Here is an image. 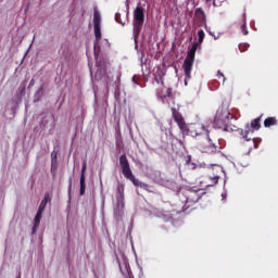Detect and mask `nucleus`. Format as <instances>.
<instances>
[{
  "instance_id": "obj_27",
  "label": "nucleus",
  "mask_w": 278,
  "mask_h": 278,
  "mask_svg": "<svg viewBox=\"0 0 278 278\" xmlns=\"http://www.w3.org/2000/svg\"><path fill=\"white\" fill-rule=\"evenodd\" d=\"M134 84H138V80H136V76L132 77Z\"/></svg>"
},
{
  "instance_id": "obj_14",
  "label": "nucleus",
  "mask_w": 278,
  "mask_h": 278,
  "mask_svg": "<svg viewBox=\"0 0 278 278\" xmlns=\"http://www.w3.org/2000/svg\"><path fill=\"white\" fill-rule=\"evenodd\" d=\"M49 201H51V197L49 195V193H46L43 197V200L41 201L38 211L39 212H45V208L47 207V203H49Z\"/></svg>"
},
{
  "instance_id": "obj_15",
  "label": "nucleus",
  "mask_w": 278,
  "mask_h": 278,
  "mask_svg": "<svg viewBox=\"0 0 278 278\" xmlns=\"http://www.w3.org/2000/svg\"><path fill=\"white\" fill-rule=\"evenodd\" d=\"M277 117H267L264 121V127H273L275 125H277Z\"/></svg>"
},
{
  "instance_id": "obj_9",
  "label": "nucleus",
  "mask_w": 278,
  "mask_h": 278,
  "mask_svg": "<svg viewBox=\"0 0 278 278\" xmlns=\"http://www.w3.org/2000/svg\"><path fill=\"white\" fill-rule=\"evenodd\" d=\"M117 207H121V210L125 208V185H118L117 189Z\"/></svg>"
},
{
  "instance_id": "obj_5",
  "label": "nucleus",
  "mask_w": 278,
  "mask_h": 278,
  "mask_svg": "<svg viewBox=\"0 0 278 278\" xmlns=\"http://www.w3.org/2000/svg\"><path fill=\"white\" fill-rule=\"evenodd\" d=\"M134 38L140 36L142 31V25H144V9L137 7L134 11Z\"/></svg>"
},
{
  "instance_id": "obj_4",
  "label": "nucleus",
  "mask_w": 278,
  "mask_h": 278,
  "mask_svg": "<svg viewBox=\"0 0 278 278\" xmlns=\"http://www.w3.org/2000/svg\"><path fill=\"white\" fill-rule=\"evenodd\" d=\"M200 151L202 153H220V141L214 134H207L204 142L200 144Z\"/></svg>"
},
{
  "instance_id": "obj_22",
  "label": "nucleus",
  "mask_w": 278,
  "mask_h": 278,
  "mask_svg": "<svg viewBox=\"0 0 278 278\" xmlns=\"http://www.w3.org/2000/svg\"><path fill=\"white\" fill-rule=\"evenodd\" d=\"M217 77H218V79H223V84H225V74H223V72H220V71H218L217 72Z\"/></svg>"
},
{
  "instance_id": "obj_2",
  "label": "nucleus",
  "mask_w": 278,
  "mask_h": 278,
  "mask_svg": "<svg viewBox=\"0 0 278 278\" xmlns=\"http://www.w3.org/2000/svg\"><path fill=\"white\" fill-rule=\"evenodd\" d=\"M119 166L122 168V174L124 175L125 179L131 181L134 186L137 188H142L149 192V185L146 182L140 181L136 176H134V172H131V167L129 166V160H127V155L122 154L119 156Z\"/></svg>"
},
{
  "instance_id": "obj_21",
  "label": "nucleus",
  "mask_w": 278,
  "mask_h": 278,
  "mask_svg": "<svg viewBox=\"0 0 278 278\" xmlns=\"http://www.w3.org/2000/svg\"><path fill=\"white\" fill-rule=\"evenodd\" d=\"M249 49V43H239V51L244 53Z\"/></svg>"
},
{
  "instance_id": "obj_31",
  "label": "nucleus",
  "mask_w": 278,
  "mask_h": 278,
  "mask_svg": "<svg viewBox=\"0 0 278 278\" xmlns=\"http://www.w3.org/2000/svg\"><path fill=\"white\" fill-rule=\"evenodd\" d=\"M205 1H212V0H205Z\"/></svg>"
},
{
  "instance_id": "obj_10",
  "label": "nucleus",
  "mask_w": 278,
  "mask_h": 278,
  "mask_svg": "<svg viewBox=\"0 0 278 278\" xmlns=\"http://www.w3.org/2000/svg\"><path fill=\"white\" fill-rule=\"evenodd\" d=\"M194 22L197 23L198 27H202V25H205L206 17H205V11H203V9L201 8L195 9Z\"/></svg>"
},
{
  "instance_id": "obj_29",
  "label": "nucleus",
  "mask_w": 278,
  "mask_h": 278,
  "mask_svg": "<svg viewBox=\"0 0 278 278\" xmlns=\"http://www.w3.org/2000/svg\"><path fill=\"white\" fill-rule=\"evenodd\" d=\"M94 59H96V60L98 59V54H97V51H94Z\"/></svg>"
},
{
  "instance_id": "obj_16",
  "label": "nucleus",
  "mask_w": 278,
  "mask_h": 278,
  "mask_svg": "<svg viewBox=\"0 0 278 278\" xmlns=\"http://www.w3.org/2000/svg\"><path fill=\"white\" fill-rule=\"evenodd\" d=\"M93 26H101V14L97 10L93 12Z\"/></svg>"
},
{
  "instance_id": "obj_6",
  "label": "nucleus",
  "mask_w": 278,
  "mask_h": 278,
  "mask_svg": "<svg viewBox=\"0 0 278 278\" xmlns=\"http://www.w3.org/2000/svg\"><path fill=\"white\" fill-rule=\"evenodd\" d=\"M262 115L252 119L250 125H245V129L242 130L240 129V134L242 136V138H244V140H247V142H249V140H251V138H249L250 134H254L255 131H260V129L262 128Z\"/></svg>"
},
{
  "instance_id": "obj_19",
  "label": "nucleus",
  "mask_w": 278,
  "mask_h": 278,
  "mask_svg": "<svg viewBox=\"0 0 278 278\" xmlns=\"http://www.w3.org/2000/svg\"><path fill=\"white\" fill-rule=\"evenodd\" d=\"M205 39V31L203 29L198 30V42L201 45Z\"/></svg>"
},
{
  "instance_id": "obj_20",
  "label": "nucleus",
  "mask_w": 278,
  "mask_h": 278,
  "mask_svg": "<svg viewBox=\"0 0 278 278\" xmlns=\"http://www.w3.org/2000/svg\"><path fill=\"white\" fill-rule=\"evenodd\" d=\"M116 144L118 146L121 142H123V139L121 138V128L116 129V136H115Z\"/></svg>"
},
{
  "instance_id": "obj_8",
  "label": "nucleus",
  "mask_w": 278,
  "mask_h": 278,
  "mask_svg": "<svg viewBox=\"0 0 278 278\" xmlns=\"http://www.w3.org/2000/svg\"><path fill=\"white\" fill-rule=\"evenodd\" d=\"M182 194L185 197V205L187 206L186 210L191 207V205H194V203H199V200L201 199V193L194 190H186Z\"/></svg>"
},
{
  "instance_id": "obj_13",
  "label": "nucleus",
  "mask_w": 278,
  "mask_h": 278,
  "mask_svg": "<svg viewBox=\"0 0 278 278\" xmlns=\"http://www.w3.org/2000/svg\"><path fill=\"white\" fill-rule=\"evenodd\" d=\"M93 31L96 36L94 49H97V45L101 42V26H93Z\"/></svg>"
},
{
  "instance_id": "obj_30",
  "label": "nucleus",
  "mask_w": 278,
  "mask_h": 278,
  "mask_svg": "<svg viewBox=\"0 0 278 278\" xmlns=\"http://www.w3.org/2000/svg\"><path fill=\"white\" fill-rule=\"evenodd\" d=\"M29 85H30V86H34V79L30 80V84H29Z\"/></svg>"
},
{
  "instance_id": "obj_26",
  "label": "nucleus",
  "mask_w": 278,
  "mask_h": 278,
  "mask_svg": "<svg viewBox=\"0 0 278 278\" xmlns=\"http://www.w3.org/2000/svg\"><path fill=\"white\" fill-rule=\"evenodd\" d=\"M118 13L115 14V21L118 23Z\"/></svg>"
},
{
  "instance_id": "obj_17",
  "label": "nucleus",
  "mask_w": 278,
  "mask_h": 278,
  "mask_svg": "<svg viewBox=\"0 0 278 278\" xmlns=\"http://www.w3.org/2000/svg\"><path fill=\"white\" fill-rule=\"evenodd\" d=\"M241 31L243 36H249V29H247V13H243V24L241 25Z\"/></svg>"
},
{
  "instance_id": "obj_25",
  "label": "nucleus",
  "mask_w": 278,
  "mask_h": 278,
  "mask_svg": "<svg viewBox=\"0 0 278 278\" xmlns=\"http://www.w3.org/2000/svg\"><path fill=\"white\" fill-rule=\"evenodd\" d=\"M36 229H38V226H36V224H34V226H33V233H36Z\"/></svg>"
},
{
  "instance_id": "obj_12",
  "label": "nucleus",
  "mask_w": 278,
  "mask_h": 278,
  "mask_svg": "<svg viewBox=\"0 0 278 278\" xmlns=\"http://www.w3.org/2000/svg\"><path fill=\"white\" fill-rule=\"evenodd\" d=\"M86 163L83 164L81 175H80V194L84 197L86 194Z\"/></svg>"
},
{
  "instance_id": "obj_11",
  "label": "nucleus",
  "mask_w": 278,
  "mask_h": 278,
  "mask_svg": "<svg viewBox=\"0 0 278 278\" xmlns=\"http://www.w3.org/2000/svg\"><path fill=\"white\" fill-rule=\"evenodd\" d=\"M172 116L175 123H177L179 129H186V122L184 121V116H181V113L177 112V109L172 108Z\"/></svg>"
},
{
  "instance_id": "obj_23",
  "label": "nucleus",
  "mask_w": 278,
  "mask_h": 278,
  "mask_svg": "<svg viewBox=\"0 0 278 278\" xmlns=\"http://www.w3.org/2000/svg\"><path fill=\"white\" fill-rule=\"evenodd\" d=\"M218 179H219L218 176H214V177L212 178V184H213V185L218 184Z\"/></svg>"
},
{
  "instance_id": "obj_7",
  "label": "nucleus",
  "mask_w": 278,
  "mask_h": 278,
  "mask_svg": "<svg viewBox=\"0 0 278 278\" xmlns=\"http://www.w3.org/2000/svg\"><path fill=\"white\" fill-rule=\"evenodd\" d=\"M156 84H161L163 87L156 90V97L164 101V99L173 98V89L164 87V77L160 76L159 78L155 77Z\"/></svg>"
},
{
  "instance_id": "obj_1",
  "label": "nucleus",
  "mask_w": 278,
  "mask_h": 278,
  "mask_svg": "<svg viewBox=\"0 0 278 278\" xmlns=\"http://www.w3.org/2000/svg\"><path fill=\"white\" fill-rule=\"evenodd\" d=\"M231 121H238L235 114L229 113L227 110L218 109L213 121V127L223 129V131H238V126L231 124Z\"/></svg>"
},
{
  "instance_id": "obj_24",
  "label": "nucleus",
  "mask_w": 278,
  "mask_h": 278,
  "mask_svg": "<svg viewBox=\"0 0 278 278\" xmlns=\"http://www.w3.org/2000/svg\"><path fill=\"white\" fill-rule=\"evenodd\" d=\"M72 188H73V178H70V180H68V192H71Z\"/></svg>"
},
{
  "instance_id": "obj_3",
  "label": "nucleus",
  "mask_w": 278,
  "mask_h": 278,
  "mask_svg": "<svg viewBox=\"0 0 278 278\" xmlns=\"http://www.w3.org/2000/svg\"><path fill=\"white\" fill-rule=\"evenodd\" d=\"M197 49H199V42L192 43L187 56L184 61L182 68L185 72V86H188V79H192V66H194V58L197 55Z\"/></svg>"
},
{
  "instance_id": "obj_18",
  "label": "nucleus",
  "mask_w": 278,
  "mask_h": 278,
  "mask_svg": "<svg viewBox=\"0 0 278 278\" xmlns=\"http://www.w3.org/2000/svg\"><path fill=\"white\" fill-rule=\"evenodd\" d=\"M40 220H42V211H38L35 216V219H34L35 227H40Z\"/></svg>"
},
{
  "instance_id": "obj_28",
  "label": "nucleus",
  "mask_w": 278,
  "mask_h": 278,
  "mask_svg": "<svg viewBox=\"0 0 278 278\" xmlns=\"http://www.w3.org/2000/svg\"><path fill=\"white\" fill-rule=\"evenodd\" d=\"M253 144H254L255 149H257V143H255V140H253Z\"/></svg>"
}]
</instances>
